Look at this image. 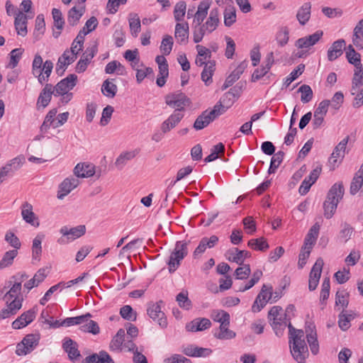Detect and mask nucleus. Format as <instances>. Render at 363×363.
I'll use <instances>...</instances> for the list:
<instances>
[{"label":"nucleus","instance_id":"nucleus-26","mask_svg":"<svg viewBox=\"0 0 363 363\" xmlns=\"http://www.w3.org/2000/svg\"><path fill=\"white\" fill-rule=\"evenodd\" d=\"M27 23L28 16L22 11H18L14 20V26L18 35L23 37L27 35Z\"/></svg>","mask_w":363,"mask_h":363},{"label":"nucleus","instance_id":"nucleus-36","mask_svg":"<svg viewBox=\"0 0 363 363\" xmlns=\"http://www.w3.org/2000/svg\"><path fill=\"white\" fill-rule=\"evenodd\" d=\"M230 323H225L220 325L219 328L215 330L213 335L218 340H231L236 336V333L229 329Z\"/></svg>","mask_w":363,"mask_h":363},{"label":"nucleus","instance_id":"nucleus-37","mask_svg":"<svg viewBox=\"0 0 363 363\" xmlns=\"http://www.w3.org/2000/svg\"><path fill=\"white\" fill-rule=\"evenodd\" d=\"M125 330L122 328L119 329L110 342V350L118 352H121L123 350V346L125 341Z\"/></svg>","mask_w":363,"mask_h":363},{"label":"nucleus","instance_id":"nucleus-30","mask_svg":"<svg viewBox=\"0 0 363 363\" xmlns=\"http://www.w3.org/2000/svg\"><path fill=\"white\" fill-rule=\"evenodd\" d=\"M363 85V65H359L354 67V74L352 79L351 94L354 95L360 86Z\"/></svg>","mask_w":363,"mask_h":363},{"label":"nucleus","instance_id":"nucleus-64","mask_svg":"<svg viewBox=\"0 0 363 363\" xmlns=\"http://www.w3.org/2000/svg\"><path fill=\"white\" fill-rule=\"evenodd\" d=\"M298 91L301 94V101L303 104L308 103L313 98V91L310 86L303 84L299 87Z\"/></svg>","mask_w":363,"mask_h":363},{"label":"nucleus","instance_id":"nucleus-6","mask_svg":"<svg viewBox=\"0 0 363 363\" xmlns=\"http://www.w3.org/2000/svg\"><path fill=\"white\" fill-rule=\"evenodd\" d=\"M236 87L230 89L228 92L223 94L220 100L213 106V109L216 110V113L218 116L223 114L230 107L233 106L236 99L239 96V93H235Z\"/></svg>","mask_w":363,"mask_h":363},{"label":"nucleus","instance_id":"nucleus-20","mask_svg":"<svg viewBox=\"0 0 363 363\" xmlns=\"http://www.w3.org/2000/svg\"><path fill=\"white\" fill-rule=\"evenodd\" d=\"M345 45L346 43L343 39L333 42L327 52L328 60L333 62L340 57L343 53V50L345 49Z\"/></svg>","mask_w":363,"mask_h":363},{"label":"nucleus","instance_id":"nucleus-40","mask_svg":"<svg viewBox=\"0 0 363 363\" xmlns=\"http://www.w3.org/2000/svg\"><path fill=\"white\" fill-rule=\"evenodd\" d=\"M44 238V235L38 234L33 240L32 244V259L33 261L39 262L42 254V241Z\"/></svg>","mask_w":363,"mask_h":363},{"label":"nucleus","instance_id":"nucleus-18","mask_svg":"<svg viewBox=\"0 0 363 363\" xmlns=\"http://www.w3.org/2000/svg\"><path fill=\"white\" fill-rule=\"evenodd\" d=\"M76 60V56L70 55L69 50H66L63 54L58 58L55 72L59 76H62L67 68V67L74 62Z\"/></svg>","mask_w":363,"mask_h":363},{"label":"nucleus","instance_id":"nucleus-43","mask_svg":"<svg viewBox=\"0 0 363 363\" xmlns=\"http://www.w3.org/2000/svg\"><path fill=\"white\" fill-rule=\"evenodd\" d=\"M352 41L357 48H363V18L358 22L354 29Z\"/></svg>","mask_w":363,"mask_h":363},{"label":"nucleus","instance_id":"nucleus-49","mask_svg":"<svg viewBox=\"0 0 363 363\" xmlns=\"http://www.w3.org/2000/svg\"><path fill=\"white\" fill-rule=\"evenodd\" d=\"M91 317L87 318V320L84 321V323L80 324V330L85 333H89L93 335H97L100 332V328L98 323L91 320Z\"/></svg>","mask_w":363,"mask_h":363},{"label":"nucleus","instance_id":"nucleus-3","mask_svg":"<svg viewBox=\"0 0 363 363\" xmlns=\"http://www.w3.org/2000/svg\"><path fill=\"white\" fill-rule=\"evenodd\" d=\"M17 279L18 275L12 276L11 279L6 283V286L1 289V293H4L6 287H10L9 290L5 293L3 297L4 301H5V302L18 301L20 306L22 308L23 301L21 294L22 285L20 281H17Z\"/></svg>","mask_w":363,"mask_h":363},{"label":"nucleus","instance_id":"nucleus-28","mask_svg":"<svg viewBox=\"0 0 363 363\" xmlns=\"http://www.w3.org/2000/svg\"><path fill=\"white\" fill-rule=\"evenodd\" d=\"M21 216L23 219L31 225L35 227H38L39 225V222L33 211V206L31 204L26 202L22 205Z\"/></svg>","mask_w":363,"mask_h":363},{"label":"nucleus","instance_id":"nucleus-2","mask_svg":"<svg viewBox=\"0 0 363 363\" xmlns=\"http://www.w3.org/2000/svg\"><path fill=\"white\" fill-rule=\"evenodd\" d=\"M53 69V62L47 60L43 62L42 57L36 54L32 63V74L38 79L40 84L49 81V77Z\"/></svg>","mask_w":363,"mask_h":363},{"label":"nucleus","instance_id":"nucleus-34","mask_svg":"<svg viewBox=\"0 0 363 363\" xmlns=\"http://www.w3.org/2000/svg\"><path fill=\"white\" fill-rule=\"evenodd\" d=\"M218 242V238L216 235H212L209 238L205 237L201 239L198 247L194 252V255L196 257L205 252L207 247L211 248L214 247Z\"/></svg>","mask_w":363,"mask_h":363},{"label":"nucleus","instance_id":"nucleus-7","mask_svg":"<svg viewBox=\"0 0 363 363\" xmlns=\"http://www.w3.org/2000/svg\"><path fill=\"white\" fill-rule=\"evenodd\" d=\"M190 99L182 92L174 93L166 96V104L175 108L174 111L181 112L184 110L186 106L190 105Z\"/></svg>","mask_w":363,"mask_h":363},{"label":"nucleus","instance_id":"nucleus-31","mask_svg":"<svg viewBox=\"0 0 363 363\" xmlns=\"http://www.w3.org/2000/svg\"><path fill=\"white\" fill-rule=\"evenodd\" d=\"M188 23H177L175 26L174 37L178 43L186 44L189 37Z\"/></svg>","mask_w":363,"mask_h":363},{"label":"nucleus","instance_id":"nucleus-54","mask_svg":"<svg viewBox=\"0 0 363 363\" xmlns=\"http://www.w3.org/2000/svg\"><path fill=\"white\" fill-rule=\"evenodd\" d=\"M339 203L335 201V202L331 199L329 200V199L326 198V200L323 203V208H324V216L327 219H330L333 217L334 215L337 204Z\"/></svg>","mask_w":363,"mask_h":363},{"label":"nucleus","instance_id":"nucleus-46","mask_svg":"<svg viewBox=\"0 0 363 363\" xmlns=\"http://www.w3.org/2000/svg\"><path fill=\"white\" fill-rule=\"evenodd\" d=\"M138 154L137 150L127 151L122 152L116 159L115 162L116 166L118 169H122L128 161L133 159Z\"/></svg>","mask_w":363,"mask_h":363},{"label":"nucleus","instance_id":"nucleus-60","mask_svg":"<svg viewBox=\"0 0 363 363\" xmlns=\"http://www.w3.org/2000/svg\"><path fill=\"white\" fill-rule=\"evenodd\" d=\"M276 40L280 47L285 46L289 40V31L288 28H281L276 35Z\"/></svg>","mask_w":363,"mask_h":363},{"label":"nucleus","instance_id":"nucleus-50","mask_svg":"<svg viewBox=\"0 0 363 363\" xmlns=\"http://www.w3.org/2000/svg\"><path fill=\"white\" fill-rule=\"evenodd\" d=\"M247 245L255 250L266 251L269 247L267 240L263 238L251 239L248 241Z\"/></svg>","mask_w":363,"mask_h":363},{"label":"nucleus","instance_id":"nucleus-12","mask_svg":"<svg viewBox=\"0 0 363 363\" xmlns=\"http://www.w3.org/2000/svg\"><path fill=\"white\" fill-rule=\"evenodd\" d=\"M98 48L96 44L88 47L76 65V72L78 73L84 72L86 69L88 65L96 54Z\"/></svg>","mask_w":363,"mask_h":363},{"label":"nucleus","instance_id":"nucleus-24","mask_svg":"<svg viewBox=\"0 0 363 363\" xmlns=\"http://www.w3.org/2000/svg\"><path fill=\"white\" fill-rule=\"evenodd\" d=\"M55 96L53 86L47 83L40 93L38 98L37 106L45 108L51 101L52 95Z\"/></svg>","mask_w":363,"mask_h":363},{"label":"nucleus","instance_id":"nucleus-5","mask_svg":"<svg viewBox=\"0 0 363 363\" xmlns=\"http://www.w3.org/2000/svg\"><path fill=\"white\" fill-rule=\"evenodd\" d=\"M40 335L39 333L28 334L17 344L16 354L23 356L30 353L39 343Z\"/></svg>","mask_w":363,"mask_h":363},{"label":"nucleus","instance_id":"nucleus-63","mask_svg":"<svg viewBox=\"0 0 363 363\" xmlns=\"http://www.w3.org/2000/svg\"><path fill=\"white\" fill-rule=\"evenodd\" d=\"M173 38L171 35H165L161 43L160 50L164 55L170 54L173 46Z\"/></svg>","mask_w":363,"mask_h":363},{"label":"nucleus","instance_id":"nucleus-59","mask_svg":"<svg viewBox=\"0 0 363 363\" xmlns=\"http://www.w3.org/2000/svg\"><path fill=\"white\" fill-rule=\"evenodd\" d=\"M225 147L222 143H219L218 144L213 146L211 150V154L204 160L205 162H211L216 160L219 157V154L223 153Z\"/></svg>","mask_w":363,"mask_h":363},{"label":"nucleus","instance_id":"nucleus-61","mask_svg":"<svg viewBox=\"0 0 363 363\" xmlns=\"http://www.w3.org/2000/svg\"><path fill=\"white\" fill-rule=\"evenodd\" d=\"M5 241L11 246L13 250H18L21 247L19 238L11 230H8L5 234Z\"/></svg>","mask_w":363,"mask_h":363},{"label":"nucleus","instance_id":"nucleus-39","mask_svg":"<svg viewBox=\"0 0 363 363\" xmlns=\"http://www.w3.org/2000/svg\"><path fill=\"white\" fill-rule=\"evenodd\" d=\"M344 192L345 189L342 183H335L330 189L327 195V198L329 199V200L331 199L335 202L337 201V202L339 203L343 197Z\"/></svg>","mask_w":363,"mask_h":363},{"label":"nucleus","instance_id":"nucleus-32","mask_svg":"<svg viewBox=\"0 0 363 363\" xmlns=\"http://www.w3.org/2000/svg\"><path fill=\"white\" fill-rule=\"evenodd\" d=\"M246 67V62H242L226 78L222 89H226L227 88L233 85V84L240 77V75L243 73Z\"/></svg>","mask_w":363,"mask_h":363},{"label":"nucleus","instance_id":"nucleus-55","mask_svg":"<svg viewBox=\"0 0 363 363\" xmlns=\"http://www.w3.org/2000/svg\"><path fill=\"white\" fill-rule=\"evenodd\" d=\"M118 88L117 86L109 81V79H106L103 82L101 86V92L107 97L113 98L117 92Z\"/></svg>","mask_w":363,"mask_h":363},{"label":"nucleus","instance_id":"nucleus-11","mask_svg":"<svg viewBox=\"0 0 363 363\" xmlns=\"http://www.w3.org/2000/svg\"><path fill=\"white\" fill-rule=\"evenodd\" d=\"M323 35V30H318L311 35L298 38L294 45L298 49H310L321 39Z\"/></svg>","mask_w":363,"mask_h":363},{"label":"nucleus","instance_id":"nucleus-9","mask_svg":"<svg viewBox=\"0 0 363 363\" xmlns=\"http://www.w3.org/2000/svg\"><path fill=\"white\" fill-rule=\"evenodd\" d=\"M77 76L74 74H70L65 79L60 81L53 86L55 96H58L62 94L69 92L77 84Z\"/></svg>","mask_w":363,"mask_h":363},{"label":"nucleus","instance_id":"nucleus-10","mask_svg":"<svg viewBox=\"0 0 363 363\" xmlns=\"http://www.w3.org/2000/svg\"><path fill=\"white\" fill-rule=\"evenodd\" d=\"M218 117V115L216 113V110H206L196 118L194 123L193 128L196 130H201L207 127Z\"/></svg>","mask_w":363,"mask_h":363},{"label":"nucleus","instance_id":"nucleus-51","mask_svg":"<svg viewBox=\"0 0 363 363\" xmlns=\"http://www.w3.org/2000/svg\"><path fill=\"white\" fill-rule=\"evenodd\" d=\"M346 57L348 62L353 65L354 67L362 65L360 54L357 52L351 45H350L347 48Z\"/></svg>","mask_w":363,"mask_h":363},{"label":"nucleus","instance_id":"nucleus-19","mask_svg":"<svg viewBox=\"0 0 363 363\" xmlns=\"http://www.w3.org/2000/svg\"><path fill=\"white\" fill-rule=\"evenodd\" d=\"M219 23V10L218 8H213L211 10L206 21L201 26L207 33H211L217 28Z\"/></svg>","mask_w":363,"mask_h":363},{"label":"nucleus","instance_id":"nucleus-35","mask_svg":"<svg viewBox=\"0 0 363 363\" xmlns=\"http://www.w3.org/2000/svg\"><path fill=\"white\" fill-rule=\"evenodd\" d=\"M311 2H305L298 9L296 13V19L301 26L307 23L311 18Z\"/></svg>","mask_w":363,"mask_h":363},{"label":"nucleus","instance_id":"nucleus-25","mask_svg":"<svg viewBox=\"0 0 363 363\" xmlns=\"http://www.w3.org/2000/svg\"><path fill=\"white\" fill-rule=\"evenodd\" d=\"M212 0H203L200 2L198 9L194 14V21L196 23V26H201V23L208 14V10L210 8Z\"/></svg>","mask_w":363,"mask_h":363},{"label":"nucleus","instance_id":"nucleus-16","mask_svg":"<svg viewBox=\"0 0 363 363\" xmlns=\"http://www.w3.org/2000/svg\"><path fill=\"white\" fill-rule=\"evenodd\" d=\"M148 315L154 320L156 321L162 328H166L167 325V320L164 313L161 311V307L159 303L150 304L147 308Z\"/></svg>","mask_w":363,"mask_h":363},{"label":"nucleus","instance_id":"nucleus-41","mask_svg":"<svg viewBox=\"0 0 363 363\" xmlns=\"http://www.w3.org/2000/svg\"><path fill=\"white\" fill-rule=\"evenodd\" d=\"M216 69L215 60H208L204 66L203 70L201 72V79L206 85H208L212 82V76Z\"/></svg>","mask_w":363,"mask_h":363},{"label":"nucleus","instance_id":"nucleus-8","mask_svg":"<svg viewBox=\"0 0 363 363\" xmlns=\"http://www.w3.org/2000/svg\"><path fill=\"white\" fill-rule=\"evenodd\" d=\"M271 298H272V287H267L264 284L252 304V312H259Z\"/></svg>","mask_w":363,"mask_h":363},{"label":"nucleus","instance_id":"nucleus-17","mask_svg":"<svg viewBox=\"0 0 363 363\" xmlns=\"http://www.w3.org/2000/svg\"><path fill=\"white\" fill-rule=\"evenodd\" d=\"M225 256L229 262L242 265L245 259L251 257V253L247 250H240L237 247H233L228 250Z\"/></svg>","mask_w":363,"mask_h":363},{"label":"nucleus","instance_id":"nucleus-38","mask_svg":"<svg viewBox=\"0 0 363 363\" xmlns=\"http://www.w3.org/2000/svg\"><path fill=\"white\" fill-rule=\"evenodd\" d=\"M354 233V228L346 222L341 223L340 230L337 239L340 242L346 243L350 240Z\"/></svg>","mask_w":363,"mask_h":363},{"label":"nucleus","instance_id":"nucleus-53","mask_svg":"<svg viewBox=\"0 0 363 363\" xmlns=\"http://www.w3.org/2000/svg\"><path fill=\"white\" fill-rule=\"evenodd\" d=\"M323 264V259L321 257L318 258L311 270L309 278L319 281Z\"/></svg>","mask_w":363,"mask_h":363},{"label":"nucleus","instance_id":"nucleus-29","mask_svg":"<svg viewBox=\"0 0 363 363\" xmlns=\"http://www.w3.org/2000/svg\"><path fill=\"white\" fill-rule=\"evenodd\" d=\"M6 307L0 311V320L15 315L21 308L18 301L5 302Z\"/></svg>","mask_w":363,"mask_h":363},{"label":"nucleus","instance_id":"nucleus-58","mask_svg":"<svg viewBox=\"0 0 363 363\" xmlns=\"http://www.w3.org/2000/svg\"><path fill=\"white\" fill-rule=\"evenodd\" d=\"M186 4L184 1H179L176 4L174 9V17L178 23L183 21L186 13Z\"/></svg>","mask_w":363,"mask_h":363},{"label":"nucleus","instance_id":"nucleus-47","mask_svg":"<svg viewBox=\"0 0 363 363\" xmlns=\"http://www.w3.org/2000/svg\"><path fill=\"white\" fill-rule=\"evenodd\" d=\"M17 255L18 250H11L6 252L0 260V269H4L11 266Z\"/></svg>","mask_w":363,"mask_h":363},{"label":"nucleus","instance_id":"nucleus-13","mask_svg":"<svg viewBox=\"0 0 363 363\" xmlns=\"http://www.w3.org/2000/svg\"><path fill=\"white\" fill-rule=\"evenodd\" d=\"M37 311L36 308L33 307L23 313L12 323V328L18 330L27 326L35 318Z\"/></svg>","mask_w":363,"mask_h":363},{"label":"nucleus","instance_id":"nucleus-44","mask_svg":"<svg viewBox=\"0 0 363 363\" xmlns=\"http://www.w3.org/2000/svg\"><path fill=\"white\" fill-rule=\"evenodd\" d=\"M45 30V23L44 20V16L43 14H39L35 18V30L33 32V37L35 41L39 40L43 35L44 34Z\"/></svg>","mask_w":363,"mask_h":363},{"label":"nucleus","instance_id":"nucleus-1","mask_svg":"<svg viewBox=\"0 0 363 363\" xmlns=\"http://www.w3.org/2000/svg\"><path fill=\"white\" fill-rule=\"evenodd\" d=\"M282 311V308L279 306L271 308L267 316L269 324L278 337L282 336L286 328L288 327L289 343L291 344V353L298 363H305L308 356V350L303 339L304 333L302 330L294 328L290 322V318H286Z\"/></svg>","mask_w":363,"mask_h":363},{"label":"nucleus","instance_id":"nucleus-56","mask_svg":"<svg viewBox=\"0 0 363 363\" xmlns=\"http://www.w3.org/2000/svg\"><path fill=\"white\" fill-rule=\"evenodd\" d=\"M359 190L363 191V176L356 173L351 182L350 192L352 195H354Z\"/></svg>","mask_w":363,"mask_h":363},{"label":"nucleus","instance_id":"nucleus-33","mask_svg":"<svg viewBox=\"0 0 363 363\" xmlns=\"http://www.w3.org/2000/svg\"><path fill=\"white\" fill-rule=\"evenodd\" d=\"M196 49L198 52V55L195 60L196 65L199 67H201L203 65L206 66L207 62L211 60V50L201 45H197L196 46Z\"/></svg>","mask_w":363,"mask_h":363},{"label":"nucleus","instance_id":"nucleus-4","mask_svg":"<svg viewBox=\"0 0 363 363\" xmlns=\"http://www.w3.org/2000/svg\"><path fill=\"white\" fill-rule=\"evenodd\" d=\"M188 242L185 241H177L172 252L169 259L167 262L169 272L172 273L177 270L180 265L181 261L187 255Z\"/></svg>","mask_w":363,"mask_h":363},{"label":"nucleus","instance_id":"nucleus-62","mask_svg":"<svg viewBox=\"0 0 363 363\" xmlns=\"http://www.w3.org/2000/svg\"><path fill=\"white\" fill-rule=\"evenodd\" d=\"M211 318L214 321L219 323L220 325L230 323V314L223 310L214 311L212 313Z\"/></svg>","mask_w":363,"mask_h":363},{"label":"nucleus","instance_id":"nucleus-21","mask_svg":"<svg viewBox=\"0 0 363 363\" xmlns=\"http://www.w3.org/2000/svg\"><path fill=\"white\" fill-rule=\"evenodd\" d=\"M62 348L72 361L77 360L80 357L77 343L69 337H65L63 340Z\"/></svg>","mask_w":363,"mask_h":363},{"label":"nucleus","instance_id":"nucleus-48","mask_svg":"<svg viewBox=\"0 0 363 363\" xmlns=\"http://www.w3.org/2000/svg\"><path fill=\"white\" fill-rule=\"evenodd\" d=\"M223 15L225 26L230 27L236 21V10L233 4L226 6Z\"/></svg>","mask_w":363,"mask_h":363},{"label":"nucleus","instance_id":"nucleus-42","mask_svg":"<svg viewBox=\"0 0 363 363\" xmlns=\"http://www.w3.org/2000/svg\"><path fill=\"white\" fill-rule=\"evenodd\" d=\"M85 11L84 6L77 9L76 6L72 7L69 11L67 15V22L72 26H76L79 21L81 17L83 16Z\"/></svg>","mask_w":363,"mask_h":363},{"label":"nucleus","instance_id":"nucleus-23","mask_svg":"<svg viewBox=\"0 0 363 363\" xmlns=\"http://www.w3.org/2000/svg\"><path fill=\"white\" fill-rule=\"evenodd\" d=\"M184 114L181 112L174 111L167 120L161 125V130L163 133H166L174 128L177 124L182 121Z\"/></svg>","mask_w":363,"mask_h":363},{"label":"nucleus","instance_id":"nucleus-57","mask_svg":"<svg viewBox=\"0 0 363 363\" xmlns=\"http://www.w3.org/2000/svg\"><path fill=\"white\" fill-rule=\"evenodd\" d=\"M128 21L132 35L137 36V34L140 31L141 28L140 20L138 15L137 13H130Z\"/></svg>","mask_w":363,"mask_h":363},{"label":"nucleus","instance_id":"nucleus-15","mask_svg":"<svg viewBox=\"0 0 363 363\" xmlns=\"http://www.w3.org/2000/svg\"><path fill=\"white\" fill-rule=\"evenodd\" d=\"M79 184V180L77 178L70 177L65 179L59 186L57 191V199H63L73 189L77 188Z\"/></svg>","mask_w":363,"mask_h":363},{"label":"nucleus","instance_id":"nucleus-27","mask_svg":"<svg viewBox=\"0 0 363 363\" xmlns=\"http://www.w3.org/2000/svg\"><path fill=\"white\" fill-rule=\"evenodd\" d=\"M320 230V225L316 223L309 230L308 234L304 239V244L303 245V250L306 249L312 250L313 245L315 244L318 237Z\"/></svg>","mask_w":363,"mask_h":363},{"label":"nucleus","instance_id":"nucleus-22","mask_svg":"<svg viewBox=\"0 0 363 363\" xmlns=\"http://www.w3.org/2000/svg\"><path fill=\"white\" fill-rule=\"evenodd\" d=\"M95 174V166L92 164L79 163L74 168V174L78 178L91 177Z\"/></svg>","mask_w":363,"mask_h":363},{"label":"nucleus","instance_id":"nucleus-14","mask_svg":"<svg viewBox=\"0 0 363 363\" xmlns=\"http://www.w3.org/2000/svg\"><path fill=\"white\" fill-rule=\"evenodd\" d=\"M60 233L62 237L67 239V242L73 241L77 238H81L85 234L86 226L84 225H79L73 228L62 226L60 229Z\"/></svg>","mask_w":363,"mask_h":363},{"label":"nucleus","instance_id":"nucleus-52","mask_svg":"<svg viewBox=\"0 0 363 363\" xmlns=\"http://www.w3.org/2000/svg\"><path fill=\"white\" fill-rule=\"evenodd\" d=\"M92 317L91 314L89 313H86V314L76 316L67 318L62 321L63 326L69 327L74 325H80L84 323V321L87 320V318Z\"/></svg>","mask_w":363,"mask_h":363},{"label":"nucleus","instance_id":"nucleus-45","mask_svg":"<svg viewBox=\"0 0 363 363\" xmlns=\"http://www.w3.org/2000/svg\"><path fill=\"white\" fill-rule=\"evenodd\" d=\"M349 141V136L342 139L335 147L332 155L331 159H333V162H336L337 158H343L345 154L346 147Z\"/></svg>","mask_w":363,"mask_h":363}]
</instances>
